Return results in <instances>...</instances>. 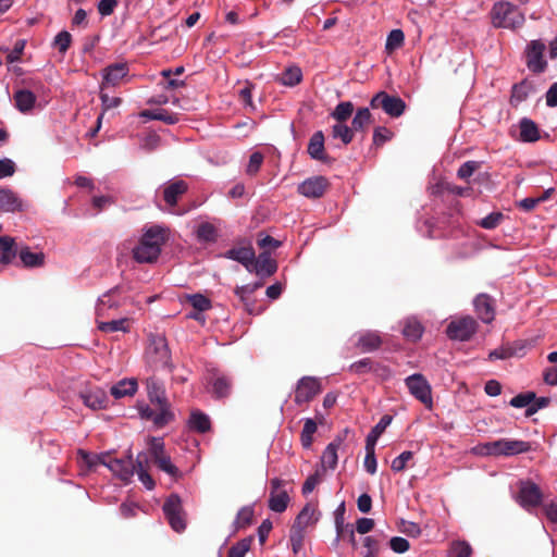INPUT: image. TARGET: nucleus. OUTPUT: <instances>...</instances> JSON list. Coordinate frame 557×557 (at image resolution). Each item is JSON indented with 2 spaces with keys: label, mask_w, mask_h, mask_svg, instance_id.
<instances>
[{
  "label": "nucleus",
  "mask_w": 557,
  "mask_h": 557,
  "mask_svg": "<svg viewBox=\"0 0 557 557\" xmlns=\"http://www.w3.org/2000/svg\"><path fill=\"white\" fill-rule=\"evenodd\" d=\"M161 248H157L143 236L138 245L133 249V258L139 263H153L158 260Z\"/></svg>",
  "instance_id": "nucleus-20"
},
{
  "label": "nucleus",
  "mask_w": 557,
  "mask_h": 557,
  "mask_svg": "<svg viewBox=\"0 0 557 557\" xmlns=\"http://www.w3.org/2000/svg\"><path fill=\"white\" fill-rule=\"evenodd\" d=\"M354 109L352 102L343 101L335 107L331 116L337 122L345 123L351 116Z\"/></svg>",
  "instance_id": "nucleus-45"
},
{
  "label": "nucleus",
  "mask_w": 557,
  "mask_h": 557,
  "mask_svg": "<svg viewBox=\"0 0 557 557\" xmlns=\"http://www.w3.org/2000/svg\"><path fill=\"white\" fill-rule=\"evenodd\" d=\"M277 271V263L269 251H263L252 262L249 272H255L261 278L272 276Z\"/></svg>",
  "instance_id": "nucleus-21"
},
{
  "label": "nucleus",
  "mask_w": 557,
  "mask_h": 557,
  "mask_svg": "<svg viewBox=\"0 0 557 557\" xmlns=\"http://www.w3.org/2000/svg\"><path fill=\"white\" fill-rule=\"evenodd\" d=\"M330 183L324 176H312L298 185V193L307 198H321L327 190Z\"/></svg>",
  "instance_id": "nucleus-13"
},
{
  "label": "nucleus",
  "mask_w": 557,
  "mask_h": 557,
  "mask_svg": "<svg viewBox=\"0 0 557 557\" xmlns=\"http://www.w3.org/2000/svg\"><path fill=\"white\" fill-rule=\"evenodd\" d=\"M21 208V202L15 194L9 189H0V211L14 212Z\"/></svg>",
  "instance_id": "nucleus-39"
},
{
  "label": "nucleus",
  "mask_w": 557,
  "mask_h": 557,
  "mask_svg": "<svg viewBox=\"0 0 557 557\" xmlns=\"http://www.w3.org/2000/svg\"><path fill=\"white\" fill-rule=\"evenodd\" d=\"M520 140L524 143H533L540 139V131L537 125L530 119L523 117L520 121Z\"/></svg>",
  "instance_id": "nucleus-34"
},
{
  "label": "nucleus",
  "mask_w": 557,
  "mask_h": 557,
  "mask_svg": "<svg viewBox=\"0 0 557 557\" xmlns=\"http://www.w3.org/2000/svg\"><path fill=\"white\" fill-rule=\"evenodd\" d=\"M140 416L143 419L151 420L158 428L166 425L174 419V413L171 411V409H164L154 406L153 408L149 406L141 408Z\"/></svg>",
  "instance_id": "nucleus-22"
},
{
  "label": "nucleus",
  "mask_w": 557,
  "mask_h": 557,
  "mask_svg": "<svg viewBox=\"0 0 557 557\" xmlns=\"http://www.w3.org/2000/svg\"><path fill=\"white\" fill-rule=\"evenodd\" d=\"M317 506L308 503L295 519L293 527L306 529L308 525L313 524L318 521Z\"/></svg>",
  "instance_id": "nucleus-30"
},
{
  "label": "nucleus",
  "mask_w": 557,
  "mask_h": 557,
  "mask_svg": "<svg viewBox=\"0 0 557 557\" xmlns=\"http://www.w3.org/2000/svg\"><path fill=\"white\" fill-rule=\"evenodd\" d=\"M392 416L384 414L367 435L366 446L375 448L379 437L385 432L386 428L392 423Z\"/></svg>",
  "instance_id": "nucleus-35"
},
{
  "label": "nucleus",
  "mask_w": 557,
  "mask_h": 557,
  "mask_svg": "<svg viewBox=\"0 0 557 557\" xmlns=\"http://www.w3.org/2000/svg\"><path fill=\"white\" fill-rule=\"evenodd\" d=\"M128 67L125 63H114L103 70L101 90L109 86H116L126 76Z\"/></svg>",
  "instance_id": "nucleus-25"
},
{
  "label": "nucleus",
  "mask_w": 557,
  "mask_h": 557,
  "mask_svg": "<svg viewBox=\"0 0 557 557\" xmlns=\"http://www.w3.org/2000/svg\"><path fill=\"white\" fill-rule=\"evenodd\" d=\"M146 358L149 364L154 368H172L171 352L164 335L150 334L149 345L146 349Z\"/></svg>",
  "instance_id": "nucleus-2"
},
{
  "label": "nucleus",
  "mask_w": 557,
  "mask_h": 557,
  "mask_svg": "<svg viewBox=\"0 0 557 557\" xmlns=\"http://www.w3.org/2000/svg\"><path fill=\"white\" fill-rule=\"evenodd\" d=\"M127 318H122L119 320H112V321H97L98 330L103 333H113V332H128L129 331V324H128Z\"/></svg>",
  "instance_id": "nucleus-42"
},
{
  "label": "nucleus",
  "mask_w": 557,
  "mask_h": 557,
  "mask_svg": "<svg viewBox=\"0 0 557 557\" xmlns=\"http://www.w3.org/2000/svg\"><path fill=\"white\" fill-rule=\"evenodd\" d=\"M208 383L211 386L210 393L215 399L226 398L232 393V379L219 371L211 372L208 377Z\"/></svg>",
  "instance_id": "nucleus-14"
},
{
  "label": "nucleus",
  "mask_w": 557,
  "mask_h": 557,
  "mask_svg": "<svg viewBox=\"0 0 557 557\" xmlns=\"http://www.w3.org/2000/svg\"><path fill=\"white\" fill-rule=\"evenodd\" d=\"M492 22L495 27L516 29L524 24V14L518 7L500 1L494 4L492 9Z\"/></svg>",
  "instance_id": "nucleus-1"
},
{
  "label": "nucleus",
  "mask_w": 557,
  "mask_h": 557,
  "mask_svg": "<svg viewBox=\"0 0 557 557\" xmlns=\"http://www.w3.org/2000/svg\"><path fill=\"white\" fill-rule=\"evenodd\" d=\"M478 317L484 323H491L495 319V300L487 294H479L473 301Z\"/></svg>",
  "instance_id": "nucleus-19"
},
{
  "label": "nucleus",
  "mask_w": 557,
  "mask_h": 557,
  "mask_svg": "<svg viewBox=\"0 0 557 557\" xmlns=\"http://www.w3.org/2000/svg\"><path fill=\"white\" fill-rule=\"evenodd\" d=\"M485 448L490 455L513 456L529 451L531 449V445L529 442L524 441L502 438L492 443H487Z\"/></svg>",
  "instance_id": "nucleus-8"
},
{
  "label": "nucleus",
  "mask_w": 557,
  "mask_h": 557,
  "mask_svg": "<svg viewBox=\"0 0 557 557\" xmlns=\"http://www.w3.org/2000/svg\"><path fill=\"white\" fill-rule=\"evenodd\" d=\"M149 468L150 465L147 453H139L136 457L135 472L137 473L139 481L145 485V487L151 491L154 488L156 483L148 472Z\"/></svg>",
  "instance_id": "nucleus-26"
},
{
  "label": "nucleus",
  "mask_w": 557,
  "mask_h": 557,
  "mask_svg": "<svg viewBox=\"0 0 557 557\" xmlns=\"http://www.w3.org/2000/svg\"><path fill=\"white\" fill-rule=\"evenodd\" d=\"M166 454L163 440L160 437H151L149 441V454H147L148 458H151L153 461L160 456H164Z\"/></svg>",
  "instance_id": "nucleus-56"
},
{
  "label": "nucleus",
  "mask_w": 557,
  "mask_h": 557,
  "mask_svg": "<svg viewBox=\"0 0 557 557\" xmlns=\"http://www.w3.org/2000/svg\"><path fill=\"white\" fill-rule=\"evenodd\" d=\"M253 287H250L248 284L243 286H236L234 288V294L239 299L240 304L243 305L244 309L249 314H259L262 310L257 308L256 301L251 298L253 295Z\"/></svg>",
  "instance_id": "nucleus-27"
},
{
  "label": "nucleus",
  "mask_w": 557,
  "mask_h": 557,
  "mask_svg": "<svg viewBox=\"0 0 557 557\" xmlns=\"http://www.w3.org/2000/svg\"><path fill=\"white\" fill-rule=\"evenodd\" d=\"M518 502L525 509L537 507L542 502L540 487L533 482L522 481L520 483Z\"/></svg>",
  "instance_id": "nucleus-15"
},
{
  "label": "nucleus",
  "mask_w": 557,
  "mask_h": 557,
  "mask_svg": "<svg viewBox=\"0 0 557 557\" xmlns=\"http://www.w3.org/2000/svg\"><path fill=\"white\" fill-rule=\"evenodd\" d=\"M382 343L379 333L369 331L359 336L356 347L362 352H370L379 349Z\"/></svg>",
  "instance_id": "nucleus-29"
},
{
  "label": "nucleus",
  "mask_w": 557,
  "mask_h": 557,
  "mask_svg": "<svg viewBox=\"0 0 557 557\" xmlns=\"http://www.w3.org/2000/svg\"><path fill=\"white\" fill-rule=\"evenodd\" d=\"M110 392L115 399H120L125 396H133L137 392V382L133 379L121 380L111 387Z\"/></svg>",
  "instance_id": "nucleus-37"
},
{
  "label": "nucleus",
  "mask_w": 557,
  "mask_h": 557,
  "mask_svg": "<svg viewBox=\"0 0 557 557\" xmlns=\"http://www.w3.org/2000/svg\"><path fill=\"white\" fill-rule=\"evenodd\" d=\"M307 150L314 160L323 162L327 160V156L324 152V134L322 131H318L311 136Z\"/></svg>",
  "instance_id": "nucleus-28"
},
{
  "label": "nucleus",
  "mask_w": 557,
  "mask_h": 557,
  "mask_svg": "<svg viewBox=\"0 0 557 557\" xmlns=\"http://www.w3.org/2000/svg\"><path fill=\"white\" fill-rule=\"evenodd\" d=\"M424 327L417 318L409 317L404 321L403 335L407 341L418 342L422 337Z\"/></svg>",
  "instance_id": "nucleus-31"
},
{
  "label": "nucleus",
  "mask_w": 557,
  "mask_h": 557,
  "mask_svg": "<svg viewBox=\"0 0 557 557\" xmlns=\"http://www.w3.org/2000/svg\"><path fill=\"white\" fill-rule=\"evenodd\" d=\"M374 361L370 358H363L349 366V371L354 374H366L373 370Z\"/></svg>",
  "instance_id": "nucleus-57"
},
{
  "label": "nucleus",
  "mask_w": 557,
  "mask_h": 557,
  "mask_svg": "<svg viewBox=\"0 0 557 557\" xmlns=\"http://www.w3.org/2000/svg\"><path fill=\"white\" fill-rule=\"evenodd\" d=\"M405 384L416 399L429 408L432 406V388L422 374L414 373L409 375L405 380Z\"/></svg>",
  "instance_id": "nucleus-9"
},
{
  "label": "nucleus",
  "mask_w": 557,
  "mask_h": 557,
  "mask_svg": "<svg viewBox=\"0 0 557 557\" xmlns=\"http://www.w3.org/2000/svg\"><path fill=\"white\" fill-rule=\"evenodd\" d=\"M535 400L534 392L520 393L509 401L510 406L515 408H524Z\"/></svg>",
  "instance_id": "nucleus-59"
},
{
  "label": "nucleus",
  "mask_w": 557,
  "mask_h": 557,
  "mask_svg": "<svg viewBox=\"0 0 557 557\" xmlns=\"http://www.w3.org/2000/svg\"><path fill=\"white\" fill-rule=\"evenodd\" d=\"M349 430L345 429L342 433H339L324 449L322 457H321V465L323 471L326 468L335 469L337 466V450L342 443L344 442L346 435L348 434Z\"/></svg>",
  "instance_id": "nucleus-18"
},
{
  "label": "nucleus",
  "mask_w": 557,
  "mask_h": 557,
  "mask_svg": "<svg viewBox=\"0 0 557 557\" xmlns=\"http://www.w3.org/2000/svg\"><path fill=\"white\" fill-rule=\"evenodd\" d=\"M332 136L333 138H339L344 145H348L354 139L352 128L345 123L337 122L332 126Z\"/></svg>",
  "instance_id": "nucleus-46"
},
{
  "label": "nucleus",
  "mask_w": 557,
  "mask_h": 557,
  "mask_svg": "<svg viewBox=\"0 0 557 557\" xmlns=\"http://www.w3.org/2000/svg\"><path fill=\"white\" fill-rule=\"evenodd\" d=\"M102 465L107 466L115 475H117L124 482L131 481L136 469V460L133 461L131 454L125 459L113 458L107 461H102Z\"/></svg>",
  "instance_id": "nucleus-16"
},
{
  "label": "nucleus",
  "mask_w": 557,
  "mask_h": 557,
  "mask_svg": "<svg viewBox=\"0 0 557 557\" xmlns=\"http://www.w3.org/2000/svg\"><path fill=\"white\" fill-rule=\"evenodd\" d=\"M78 397L86 407L92 410L106 409L109 404L106 391L98 386L86 387L79 392Z\"/></svg>",
  "instance_id": "nucleus-12"
},
{
  "label": "nucleus",
  "mask_w": 557,
  "mask_h": 557,
  "mask_svg": "<svg viewBox=\"0 0 557 557\" xmlns=\"http://www.w3.org/2000/svg\"><path fill=\"white\" fill-rule=\"evenodd\" d=\"M253 520V509L250 506L243 507L237 512L236 519L234 521L235 530L245 529L252 523Z\"/></svg>",
  "instance_id": "nucleus-47"
},
{
  "label": "nucleus",
  "mask_w": 557,
  "mask_h": 557,
  "mask_svg": "<svg viewBox=\"0 0 557 557\" xmlns=\"http://www.w3.org/2000/svg\"><path fill=\"white\" fill-rule=\"evenodd\" d=\"M504 219H505V216L502 212H499V211L492 212L488 215H486L485 218L481 219L478 222V225H480L481 227H483L485 230H494L503 222Z\"/></svg>",
  "instance_id": "nucleus-53"
},
{
  "label": "nucleus",
  "mask_w": 557,
  "mask_h": 557,
  "mask_svg": "<svg viewBox=\"0 0 557 557\" xmlns=\"http://www.w3.org/2000/svg\"><path fill=\"white\" fill-rule=\"evenodd\" d=\"M286 484L287 482L280 478H273L270 480L268 506L274 512L282 513L288 507L290 498L285 490Z\"/></svg>",
  "instance_id": "nucleus-6"
},
{
  "label": "nucleus",
  "mask_w": 557,
  "mask_h": 557,
  "mask_svg": "<svg viewBox=\"0 0 557 557\" xmlns=\"http://www.w3.org/2000/svg\"><path fill=\"white\" fill-rule=\"evenodd\" d=\"M362 545L367 548L363 557H376L380 552V541L374 536H366L362 539Z\"/></svg>",
  "instance_id": "nucleus-61"
},
{
  "label": "nucleus",
  "mask_w": 557,
  "mask_h": 557,
  "mask_svg": "<svg viewBox=\"0 0 557 557\" xmlns=\"http://www.w3.org/2000/svg\"><path fill=\"white\" fill-rule=\"evenodd\" d=\"M478 323L471 317H463L451 321L446 329V335L454 341H469L476 332Z\"/></svg>",
  "instance_id": "nucleus-10"
},
{
  "label": "nucleus",
  "mask_w": 557,
  "mask_h": 557,
  "mask_svg": "<svg viewBox=\"0 0 557 557\" xmlns=\"http://www.w3.org/2000/svg\"><path fill=\"white\" fill-rule=\"evenodd\" d=\"M131 290V286L126 284L116 285L104 293L98 300L96 313L98 318L109 317L110 310H117L129 301L126 294Z\"/></svg>",
  "instance_id": "nucleus-3"
},
{
  "label": "nucleus",
  "mask_w": 557,
  "mask_h": 557,
  "mask_svg": "<svg viewBox=\"0 0 557 557\" xmlns=\"http://www.w3.org/2000/svg\"><path fill=\"white\" fill-rule=\"evenodd\" d=\"M372 109H383L392 117H399L406 109V102L398 96L388 95L385 91L377 92L370 101Z\"/></svg>",
  "instance_id": "nucleus-5"
},
{
  "label": "nucleus",
  "mask_w": 557,
  "mask_h": 557,
  "mask_svg": "<svg viewBox=\"0 0 557 557\" xmlns=\"http://www.w3.org/2000/svg\"><path fill=\"white\" fill-rule=\"evenodd\" d=\"M252 537H245L233 545L228 550V557H245L250 549Z\"/></svg>",
  "instance_id": "nucleus-54"
},
{
  "label": "nucleus",
  "mask_w": 557,
  "mask_h": 557,
  "mask_svg": "<svg viewBox=\"0 0 557 557\" xmlns=\"http://www.w3.org/2000/svg\"><path fill=\"white\" fill-rule=\"evenodd\" d=\"M321 480H322V473L320 472V470H317L314 473L310 474L306 479V481L302 485V490H301L302 494L304 495L310 494L315 488V486L318 484H320Z\"/></svg>",
  "instance_id": "nucleus-63"
},
{
  "label": "nucleus",
  "mask_w": 557,
  "mask_h": 557,
  "mask_svg": "<svg viewBox=\"0 0 557 557\" xmlns=\"http://www.w3.org/2000/svg\"><path fill=\"white\" fill-rule=\"evenodd\" d=\"M480 169V162L478 161H467L460 165L457 171V176L460 180H468L476 170Z\"/></svg>",
  "instance_id": "nucleus-62"
},
{
  "label": "nucleus",
  "mask_w": 557,
  "mask_h": 557,
  "mask_svg": "<svg viewBox=\"0 0 557 557\" xmlns=\"http://www.w3.org/2000/svg\"><path fill=\"white\" fill-rule=\"evenodd\" d=\"M146 386L149 400L154 407L170 409V404L165 395V388L161 381L154 376H151L147 379Z\"/></svg>",
  "instance_id": "nucleus-17"
},
{
  "label": "nucleus",
  "mask_w": 557,
  "mask_h": 557,
  "mask_svg": "<svg viewBox=\"0 0 557 557\" xmlns=\"http://www.w3.org/2000/svg\"><path fill=\"white\" fill-rule=\"evenodd\" d=\"M197 237L207 243L215 242L216 239V230L211 223H201L197 230Z\"/></svg>",
  "instance_id": "nucleus-52"
},
{
  "label": "nucleus",
  "mask_w": 557,
  "mask_h": 557,
  "mask_svg": "<svg viewBox=\"0 0 557 557\" xmlns=\"http://www.w3.org/2000/svg\"><path fill=\"white\" fill-rule=\"evenodd\" d=\"M546 46L541 40H531L524 50L525 65L535 74H541L547 69V62L544 59Z\"/></svg>",
  "instance_id": "nucleus-7"
},
{
  "label": "nucleus",
  "mask_w": 557,
  "mask_h": 557,
  "mask_svg": "<svg viewBox=\"0 0 557 557\" xmlns=\"http://www.w3.org/2000/svg\"><path fill=\"white\" fill-rule=\"evenodd\" d=\"M320 393V380L312 376H304L297 383L294 400L297 405L308 404Z\"/></svg>",
  "instance_id": "nucleus-11"
},
{
  "label": "nucleus",
  "mask_w": 557,
  "mask_h": 557,
  "mask_svg": "<svg viewBox=\"0 0 557 557\" xmlns=\"http://www.w3.org/2000/svg\"><path fill=\"white\" fill-rule=\"evenodd\" d=\"M163 512L175 532H183L186 529L185 512L182 499L177 494L170 495L163 504Z\"/></svg>",
  "instance_id": "nucleus-4"
},
{
  "label": "nucleus",
  "mask_w": 557,
  "mask_h": 557,
  "mask_svg": "<svg viewBox=\"0 0 557 557\" xmlns=\"http://www.w3.org/2000/svg\"><path fill=\"white\" fill-rule=\"evenodd\" d=\"M302 79L301 70L298 66L286 69L281 76V82L286 86H295Z\"/></svg>",
  "instance_id": "nucleus-49"
},
{
  "label": "nucleus",
  "mask_w": 557,
  "mask_h": 557,
  "mask_svg": "<svg viewBox=\"0 0 557 557\" xmlns=\"http://www.w3.org/2000/svg\"><path fill=\"white\" fill-rule=\"evenodd\" d=\"M223 256L226 259L239 262L249 272L250 268L252 267L256 252L251 245H247L243 247H233L225 251Z\"/></svg>",
  "instance_id": "nucleus-23"
},
{
  "label": "nucleus",
  "mask_w": 557,
  "mask_h": 557,
  "mask_svg": "<svg viewBox=\"0 0 557 557\" xmlns=\"http://www.w3.org/2000/svg\"><path fill=\"white\" fill-rule=\"evenodd\" d=\"M143 237L154 247L162 248L168 240V231L160 225H153L146 230Z\"/></svg>",
  "instance_id": "nucleus-36"
},
{
  "label": "nucleus",
  "mask_w": 557,
  "mask_h": 557,
  "mask_svg": "<svg viewBox=\"0 0 557 557\" xmlns=\"http://www.w3.org/2000/svg\"><path fill=\"white\" fill-rule=\"evenodd\" d=\"M72 44V35L67 30L60 32L53 40V46L64 54Z\"/></svg>",
  "instance_id": "nucleus-58"
},
{
  "label": "nucleus",
  "mask_w": 557,
  "mask_h": 557,
  "mask_svg": "<svg viewBox=\"0 0 557 557\" xmlns=\"http://www.w3.org/2000/svg\"><path fill=\"white\" fill-rule=\"evenodd\" d=\"M153 463L160 469L161 471L165 472L173 479L181 478L182 473L180 469L172 463L171 457L169 454L164 456H160L159 458L153 460Z\"/></svg>",
  "instance_id": "nucleus-43"
},
{
  "label": "nucleus",
  "mask_w": 557,
  "mask_h": 557,
  "mask_svg": "<svg viewBox=\"0 0 557 557\" xmlns=\"http://www.w3.org/2000/svg\"><path fill=\"white\" fill-rule=\"evenodd\" d=\"M188 423L189 428L198 433H206L211 429L210 418L199 410H195L190 413Z\"/></svg>",
  "instance_id": "nucleus-38"
},
{
  "label": "nucleus",
  "mask_w": 557,
  "mask_h": 557,
  "mask_svg": "<svg viewBox=\"0 0 557 557\" xmlns=\"http://www.w3.org/2000/svg\"><path fill=\"white\" fill-rule=\"evenodd\" d=\"M405 35L401 29H393L387 38L385 44V49L388 53H392L396 49L400 48L404 45Z\"/></svg>",
  "instance_id": "nucleus-50"
},
{
  "label": "nucleus",
  "mask_w": 557,
  "mask_h": 557,
  "mask_svg": "<svg viewBox=\"0 0 557 557\" xmlns=\"http://www.w3.org/2000/svg\"><path fill=\"white\" fill-rule=\"evenodd\" d=\"M289 540L292 543L293 552L297 554L302 547L304 529L292 527Z\"/></svg>",
  "instance_id": "nucleus-64"
},
{
  "label": "nucleus",
  "mask_w": 557,
  "mask_h": 557,
  "mask_svg": "<svg viewBox=\"0 0 557 557\" xmlns=\"http://www.w3.org/2000/svg\"><path fill=\"white\" fill-rule=\"evenodd\" d=\"M473 550L466 541H455L450 545L449 557H471Z\"/></svg>",
  "instance_id": "nucleus-51"
},
{
  "label": "nucleus",
  "mask_w": 557,
  "mask_h": 557,
  "mask_svg": "<svg viewBox=\"0 0 557 557\" xmlns=\"http://www.w3.org/2000/svg\"><path fill=\"white\" fill-rule=\"evenodd\" d=\"M412 458H413L412 451L406 450V451L401 453L399 456H397L392 461V466H391L392 470L395 472L404 471L407 467L408 461L411 460Z\"/></svg>",
  "instance_id": "nucleus-60"
},
{
  "label": "nucleus",
  "mask_w": 557,
  "mask_h": 557,
  "mask_svg": "<svg viewBox=\"0 0 557 557\" xmlns=\"http://www.w3.org/2000/svg\"><path fill=\"white\" fill-rule=\"evenodd\" d=\"M17 253L23 265L26 268H39L45 263V253L33 252L27 246L17 249Z\"/></svg>",
  "instance_id": "nucleus-32"
},
{
  "label": "nucleus",
  "mask_w": 557,
  "mask_h": 557,
  "mask_svg": "<svg viewBox=\"0 0 557 557\" xmlns=\"http://www.w3.org/2000/svg\"><path fill=\"white\" fill-rule=\"evenodd\" d=\"M534 91L535 87L533 83L528 79H523L512 86L511 101L522 102Z\"/></svg>",
  "instance_id": "nucleus-40"
},
{
  "label": "nucleus",
  "mask_w": 557,
  "mask_h": 557,
  "mask_svg": "<svg viewBox=\"0 0 557 557\" xmlns=\"http://www.w3.org/2000/svg\"><path fill=\"white\" fill-rule=\"evenodd\" d=\"M0 252L4 253L11 260L15 258V256L17 255V248L15 246V240L13 237H0Z\"/></svg>",
  "instance_id": "nucleus-55"
},
{
  "label": "nucleus",
  "mask_w": 557,
  "mask_h": 557,
  "mask_svg": "<svg viewBox=\"0 0 557 557\" xmlns=\"http://www.w3.org/2000/svg\"><path fill=\"white\" fill-rule=\"evenodd\" d=\"M372 114L368 108H360L357 110L351 127L354 132H363L372 123Z\"/></svg>",
  "instance_id": "nucleus-41"
},
{
  "label": "nucleus",
  "mask_w": 557,
  "mask_h": 557,
  "mask_svg": "<svg viewBox=\"0 0 557 557\" xmlns=\"http://www.w3.org/2000/svg\"><path fill=\"white\" fill-rule=\"evenodd\" d=\"M188 190V184L183 180L169 182L163 187V199L170 207H175L181 196Z\"/></svg>",
  "instance_id": "nucleus-24"
},
{
  "label": "nucleus",
  "mask_w": 557,
  "mask_h": 557,
  "mask_svg": "<svg viewBox=\"0 0 557 557\" xmlns=\"http://www.w3.org/2000/svg\"><path fill=\"white\" fill-rule=\"evenodd\" d=\"M186 301L196 311H199V312H205V311L211 309V307H212L211 300L201 294L187 295Z\"/></svg>",
  "instance_id": "nucleus-48"
},
{
  "label": "nucleus",
  "mask_w": 557,
  "mask_h": 557,
  "mask_svg": "<svg viewBox=\"0 0 557 557\" xmlns=\"http://www.w3.org/2000/svg\"><path fill=\"white\" fill-rule=\"evenodd\" d=\"M16 109L22 113L29 112L36 102V96L27 89H20L14 94Z\"/></svg>",
  "instance_id": "nucleus-33"
},
{
  "label": "nucleus",
  "mask_w": 557,
  "mask_h": 557,
  "mask_svg": "<svg viewBox=\"0 0 557 557\" xmlns=\"http://www.w3.org/2000/svg\"><path fill=\"white\" fill-rule=\"evenodd\" d=\"M317 423L313 419H306L300 434V442L304 448L309 449L313 442V434L317 432Z\"/></svg>",
  "instance_id": "nucleus-44"
}]
</instances>
